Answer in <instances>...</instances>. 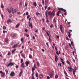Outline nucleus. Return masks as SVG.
<instances>
[{"label": "nucleus", "instance_id": "obj_59", "mask_svg": "<svg viewBox=\"0 0 79 79\" xmlns=\"http://www.w3.org/2000/svg\"><path fill=\"white\" fill-rule=\"evenodd\" d=\"M73 62L74 63H75V60L74 59H73Z\"/></svg>", "mask_w": 79, "mask_h": 79}, {"label": "nucleus", "instance_id": "obj_33", "mask_svg": "<svg viewBox=\"0 0 79 79\" xmlns=\"http://www.w3.org/2000/svg\"><path fill=\"white\" fill-rule=\"evenodd\" d=\"M67 63L69 65H70L71 63H70L69 61H68V60H67V61H66Z\"/></svg>", "mask_w": 79, "mask_h": 79}, {"label": "nucleus", "instance_id": "obj_50", "mask_svg": "<svg viewBox=\"0 0 79 79\" xmlns=\"http://www.w3.org/2000/svg\"><path fill=\"white\" fill-rule=\"evenodd\" d=\"M56 53L57 55H59V53H58V51H57L56 52Z\"/></svg>", "mask_w": 79, "mask_h": 79}, {"label": "nucleus", "instance_id": "obj_10", "mask_svg": "<svg viewBox=\"0 0 79 79\" xmlns=\"http://www.w3.org/2000/svg\"><path fill=\"white\" fill-rule=\"evenodd\" d=\"M68 70L69 71L71 72L72 71V70H73L71 68V67H68Z\"/></svg>", "mask_w": 79, "mask_h": 79}, {"label": "nucleus", "instance_id": "obj_53", "mask_svg": "<svg viewBox=\"0 0 79 79\" xmlns=\"http://www.w3.org/2000/svg\"><path fill=\"white\" fill-rule=\"evenodd\" d=\"M30 15H29L28 16H27V19H28L30 17Z\"/></svg>", "mask_w": 79, "mask_h": 79}, {"label": "nucleus", "instance_id": "obj_36", "mask_svg": "<svg viewBox=\"0 0 79 79\" xmlns=\"http://www.w3.org/2000/svg\"><path fill=\"white\" fill-rule=\"evenodd\" d=\"M23 59H21V64L23 63Z\"/></svg>", "mask_w": 79, "mask_h": 79}, {"label": "nucleus", "instance_id": "obj_23", "mask_svg": "<svg viewBox=\"0 0 79 79\" xmlns=\"http://www.w3.org/2000/svg\"><path fill=\"white\" fill-rule=\"evenodd\" d=\"M5 42H6V43H8V39L7 38H6L5 40Z\"/></svg>", "mask_w": 79, "mask_h": 79}, {"label": "nucleus", "instance_id": "obj_17", "mask_svg": "<svg viewBox=\"0 0 79 79\" xmlns=\"http://www.w3.org/2000/svg\"><path fill=\"white\" fill-rule=\"evenodd\" d=\"M16 49H14L13 50H12V54H13V53L15 52V51H16Z\"/></svg>", "mask_w": 79, "mask_h": 79}, {"label": "nucleus", "instance_id": "obj_51", "mask_svg": "<svg viewBox=\"0 0 79 79\" xmlns=\"http://www.w3.org/2000/svg\"><path fill=\"white\" fill-rule=\"evenodd\" d=\"M51 8H50V7H48V10H50Z\"/></svg>", "mask_w": 79, "mask_h": 79}, {"label": "nucleus", "instance_id": "obj_12", "mask_svg": "<svg viewBox=\"0 0 79 79\" xmlns=\"http://www.w3.org/2000/svg\"><path fill=\"white\" fill-rule=\"evenodd\" d=\"M48 0H45L44 4L45 5H47L48 4Z\"/></svg>", "mask_w": 79, "mask_h": 79}, {"label": "nucleus", "instance_id": "obj_8", "mask_svg": "<svg viewBox=\"0 0 79 79\" xmlns=\"http://www.w3.org/2000/svg\"><path fill=\"white\" fill-rule=\"evenodd\" d=\"M11 22H12V20L8 19V20L7 21V23L8 24H10V23Z\"/></svg>", "mask_w": 79, "mask_h": 79}, {"label": "nucleus", "instance_id": "obj_3", "mask_svg": "<svg viewBox=\"0 0 79 79\" xmlns=\"http://www.w3.org/2000/svg\"><path fill=\"white\" fill-rule=\"evenodd\" d=\"M36 67V66L35 64H34V66L33 67V68H32V73H34V71Z\"/></svg>", "mask_w": 79, "mask_h": 79}, {"label": "nucleus", "instance_id": "obj_22", "mask_svg": "<svg viewBox=\"0 0 79 79\" xmlns=\"http://www.w3.org/2000/svg\"><path fill=\"white\" fill-rule=\"evenodd\" d=\"M57 60H58L57 57L56 56H55V61H56V62H57Z\"/></svg>", "mask_w": 79, "mask_h": 79}, {"label": "nucleus", "instance_id": "obj_55", "mask_svg": "<svg viewBox=\"0 0 79 79\" xmlns=\"http://www.w3.org/2000/svg\"><path fill=\"white\" fill-rule=\"evenodd\" d=\"M25 31L26 32H27L28 31V30L27 29H25Z\"/></svg>", "mask_w": 79, "mask_h": 79}, {"label": "nucleus", "instance_id": "obj_41", "mask_svg": "<svg viewBox=\"0 0 79 79\" xmlns=\"http://www.w3.org/2000/svg\"><path fill=\"white\" fill-rule=\"evenodd\" d=\"M49 19L48 18H47V20H46V22L47 23H48L49 22V20H48Z\"/></svg>", "mask_w": 79, "mask_h": 79}, {"label": "nucleus", "instance_id": "obj_39", "mask_svg": "<svg viewBox=\"0 0 79 79\" xmlns=\"http://www.w3.org/2000/svg\"><path fill=\"white\" fill-rule=\"evenodd\" d=\"M21 41L23 43V38H22L21 39Z\"/></svg>", "mask_w": 79, "mask_h": 79}, {"label": "nucleus", "instance_id": "obj_40", "mask_svg": "<svg viewBox=\"0 0 79 79\" xmlns=\"http://www.w3.org/2000/svg\"><path fill=\"white\" fill-rule=\"evenodd\" d=\"M68 47H69V46L68 45H67V46H66L65 48L66 50H67V48H68Z\"/></svg>", "mask_w": 79, "mask_h": 79}, {"label": "nucleus", "instance_id": "obj_61", "mask_svg": "<svg viewBox=\"0 0 79 79\" xmlns=\"http://www.w3.org/2000/svg\"><path fill=\"white\" fill-rule=\"evenodd\" d=\"M63 11H64V12H66V10L63 9Z\"/></svg>", "mask_w": 79, "mask_h": 79}, {"label": "nucleus", "instance_id": "obj_34", "mask_svg": "<svg viewBox=\"0 0 79 79\" xmlns=\"http://www.w3.org/2000/svg\"><path fill=\"white\" fill-rule=\"evenodd\" d=\"M40 13H39L38 12H36V15H40Z\"/></svg>", "mask_w": 79, "mask_h": 79}, {"label": "nucleus", "instance_id": "obj_57", "mask_svg": "<svg viewBox=\"0 0 79 79\" xmlns=\"http://www.w3.org/2000/svg\"><path fill=\"white\" fill-rule=\"evenodd\" d=\"M8 12L9 13H11V10H9L8 11Z\"/></svg>", "mask_w": 79, "mask_h": 79}, {"label": "nucleus", "instance_id": "obj_43", "mask_svg": "<svg viewBox=\"0 0 79 79\" xmlns=\"http://www.w3.org/2000/svg\"><path fill=\"white\" fill-rule=\"evenodd\" d=\"M49 42H51V37H49Z\"/></svg>", "mask_w": 79, "mask_h": 79}, {"label": "nucleus", "instance_id": "obj_7", "mask_svg": "<svg viewBox=\"0 0 79 79\" xmlns=\"http://www.w3.org/2000/svg\"><path fill=\"white\" fill-rule=\"evenodd\" d=\"M28 26L29 27H31V28H32L33 27L32 23H31L30 21L28 22Z\"/></svg>", "mask_w": 79, "mask_h": 79}, {"label": "nucleus", "instance_id": "obj_6", "mask_svg": "<svg viewBox=\"0 0 79 79\" xmlns=\"http://www.w3.org/2000/svg\"><path fill=\"white\" fill-rule=\"evenodd\" d=\"M18 45H19V43H17V44L14 45L13 47H12V48H16V47H17V46H18Z\"/></svg>", "mask_w": 79, "mask_h": 79}, {"label": "nucleus", "instance_id": "obj_49", "mask_svg": "<svg viewBox=\"0 0 79 79\" xmlns=\"http://www.w3.org/2000/svg\"><path fill=\"white\" fill-rule=\"evenodd\" d=\"M29 57L30 58H31L32 57V56L31 55H30L29 56Z\"/></svg>", "mask_w": 79, "mask_h": 79}, {"label": "nucleus", "instance_id": "obj_47", "mask_svg": "<svg viewBox=\"0 0 79 79\" xmlns=\"http://www.w3.org/2000/svg\"><path fill=\"white\" fill-rule=\"evenodd\" d=\"M66 40H69L68 38L67 37H66Z\"/></svg>", "mask_w": 79, "mask_h": 79}, {"label": "nucleus", "instance_id": "obj_11", "mask_svg": "<svg viewBox=\"0 0 79 79\" xmlns=\"http://www.w3.org/2000/svg\"><path fill=\"white\" fill-rule=\"evenodd\" d=\"M11 35L12 36V37H16V34L15 33H13V34H11Z\"/></svg>", "mask_w": 79, "mask_h": 79}, {"label": "nucleus", "instance_id": "obj_45", "mask_svg": "<svg viewBox=\"0 0 79 79\" xmlns=\"http://www.w3.org/2000/svg\"><path fill=\"white\" fill-rule=\"evenodd\" d=\"M53 24H51V25L50 26V27L51 28H52V27H53Z\"/></svg>", "mask_w": 79, "mask_h": 79}, {"label": "nucleus", "instance_id": "obj_38", "mask_svg": "<svg viewBox=\"0 0 79 79\" xmlns=\"http://www.w3.org/2000/svg\"><path fill=\"white\" fill-rule=\"evenodd\" d=\"M58 75H57V74H56V76H55V78H58Z\"/></svg>", "mask_w": 79, "mask_h": 79}, {"label": "nucleus", "instance_id": "obj_56", "mask_svg": "<svg viewBox=\"0 0 79 79\" xmlns=\"http://www.w3.org/2000/svg\"><path fill=\"white\" fill-rule=\"evenodd\" d=\"M61 62H62V64H63V65L64 64V62L63 61H61Z\"/></svg>", "mask_w": 79, "mask_h": 79}, {"label": "nucleus", "instance_id": "obj_52", "mask_svg": "<svg viewBox=\"0 0 79 79\" xmlns=\"http://www.w3.org/2000/svg\"><path fill=\"white\" fill-rule=\"evenodd\" d=\"M1 17H2V19H3V15H1Z\"/></svg>", "mask_w": 79, "mask_h": 79}, {"label": "nucleus", "instance_id": "obj_32", "mask_svg": "<svg viewBox=\"0 0 79 79\" xmlns=\"http://www.w3.org/2000/svg\"><path fill=\"white\" fill-rule=\"evenodd\" d=\"M38 73H35V76L37 78L38 77Z\"/></svg>", "mask_w": 79, "mask_h": 79}, {"label": "nucleus", "instance_id": "obj_31", "mask_svg": "<svg viewBox=\"0 0 79 79\" xmlns=\"http://www.w3.org/2000/svg\"><path fill=\"white\" fill-rule=\"evenodd\" d=\"M6 74H8V69H6L5 70Z\"/></svg>", "mask_w": 79, "mask_h": 79}, {"label": "nucleus", "instance_id": "obj_27", "mask_svg": "<svg viewBox=\"0 0 79 79\" xmlns=\"http://www.w3.org/2000/svg\"><path fill=\"white\" fill-rule=\"evenodd\" d=\"M24 7L25 8V9H27V3H25V6H24Z\"/></svg>", "mask_w": 79, "mask_h": 79}, {"label": "nucleus", "instance_id": "obj_42", "mask_svg": "<svg viewBox=\"0 0 79 79\" xmlns=\"http://www.w3.org/2000/svg\"><path fill=\"white\" fill-rule=\"evenodd\" d=\"M13 17V15L10 14V16H9V17L10 18H12V17Z\"/></svg>", "mask_w": 79, "mask_h": 79}, {"label": "nucleus", "instance_id": "obj_26", "mask_svg": "<svg viewBox=\"0 0 79 79\" xmlns=\"http://www.w3.org/2000/svg\"><path fill=\"white\" fill-rule=\"evenodd\" d=\"M64 73L66 76H68V75L65 71H64Z\"/></svg>", "mask_w": 79, "mask_h": 79}, {"label": "nucleus", "instance_id": "obj_60", "mask_svg": "<svg viewBox=\"0 0 79 79\" xmlns=\"http://www.w3.org/2000/svg\"><path fill=\"white\" fill-rule=\"evenodd\" d=\"M47 7H48V6H45V9L46 10L47 8Z\"/></svg>", "mask_w": 79, "mask_h": 79}, {"label": "nucleus", "instance_id": "obj_58", "mask_svg": "<svg viewBox=\"0 0 79 79\" xmlns=\"http://www.w3.org/2000/svg\"><path fill=\"white\" fill-rule=\"evenodd\" d=\"M55 48L56 50V51H57V48L56 46H55Z\"/></svg>", "mask_w": 79, "mask_h": 79}, {"label": "nucleus", "instance_id": "obj_5", "mask_svg": "<svg viewBox=\"0 0 79 79\" xmlns=\"http://www.w3.org/2000/svg\"><path fill=\"white\" fill-rule=\"evenodd\" d=\"M54 75V74L52 73H51L50 74H49V76H50V77L51 78H52L53 77Z\"/></svg>", "mask_w": 79, "mask_h": 79}, {"label": "nucleus", "instance_id": "obj_64", "mask_svg": "<svg viewBox=\"0 0 79 79\" xmlns=\"http://www.w3.org/2000/svg\"><path fill=\"white\" fill-rule=\"evenodd\" d=\"M47 78L48 79H50V77L49 76H48L47 77Z\"/></svg>", "mask_w": 79, "mask_h": 79}, {"label": "nucleus", "instance_id": "obj_18", "mask_svg": "<svg viewBox=\"0 0 79 79\" xmlns=\"http://www.w3.org/2000/svg\"><path fill=\"white\" fill-rule=\"evenodd\" d=\"M33 4L35 7H36L37 6V5L35 2H34Z\"/></svg>", "mask_w": 79, "mask_h": 79}, {"label": "nucleus", "instance_id": "obj_54", "mask_svg": "<svg viewBox=\"0 0 79 79\" xmlns=\"http://www.w3.org/2000/svg\"><path fill=\"white\" fill-rule=\"evenodd\" d=\"M10 10L12 11L13 10V8H12V7L10 8Z\"/></svg>", "mask_w": 79, "mask_h": 79}, {"label": "nucleus", "instance_id": "obj_62", "mask_svg": "<svg viewBox=\"0 0 79 79\" xmlns=\"http://www.w3.org/2000/svg\"><path fill=\"white\" fill-rule=\"evenodd\" d=\"M28 12H27L26 13V14L27 15H28Z\"/></svg>", "mask_w": 79, "mask_h": 79}, {"label": "nucleus", "instance_id": "obj_15", "mask_svg": "<svg viewBox=\"0 0 79 79\" xmlns=\"http://www.w3.org/2000/svg\"><path fill=\"white\" fill-rule=\"evenodd\" d=\"M23 73V71L22 70H21V72L19 74V77L21 76V75H22V73Z\"/></svg>", "mask_w": 79, "mask_h": 79}, {"label": "nucleus", "instance_id": "obj_9", "mask_svg": "<svg viewBox=\"0 0 79 79\" xmlns=\"http://www.w3.org/2000/svg\"><path fill=\"white\" fill-rule=\"evenodd\" d=\"M15 73L14 72H11L10 74V76L11 77L15 76Z\"/></svg>", "mask_w": 79, "mask_h": 79}, {"label": "nucleus", "instance_id": "obj_20", "mask_svg": "<svg viewBox=\"0 0 79 79\" xmlns=\"http://www.w3.org/2000/svg\"><path fill=\"white\" fill-rule=\"evenodd\" d=\"M16 11H17V10L16 9H15L13 11H12V12L13 13H15Z\"/></svg>", "mask_w": 79, "mask_h": 79}, {"label": "nucleus", "instance_id": "obj_2", "mask_svg": "<svg viewBox=\"0 0 79 79\" xmlns=\"http://www.w3.org/2000/svg\"><path fill=\"white\" fill-rule=\"evenodd\" d=\"M0 73H1V77L4 78L5 76V74L2 71H0Z\"/></svg>", "mask_w": 79, "mask_h": 79}, {"label": "nucleus", "instance_id": "obj_13", "mask_svg": "<svg viewBox=\"0 0 79 79\" xmlns=\"http://www.w3.org/2000/svg\"><path fill=\"white\" fill-rule=\"evenodd\" d=\"M30 62L29 61H26L25 62V64L26 65L27 67L28 64H29Z\"/></svg>", "mask_w": 79, "mask_h": 79}, {"label": "nucleus", "instance_id": "obj_25", "mask_svg": "<svg viewBox=\"0 0 79 79\" xmlns=\"http://www.w3.org/2000/svg\"><path fill=\"white\" fill-rule=\"evenodd\" d=\"M57 9L58 10H63V9L62 8H57Z\"/></svg>", "mask_w": 79, "mask_h": 79}, {"label": "nucleus", "instance_id": "obj_21", "mask_svg": "<svg viewBox=\"0 0 79 79\" xmlns=\"http://www.w3.org/2000/svg\"><path fill=\"white\" fill-rule=\"evenodd\" d=\"M61 13L60 11V10H59V11L57 13V16H59V14H60Z\"/></svg>", "mask_w": 79, "mask_h": 79}, {"label": "nucleus", "instance_id": "obj_28", "mask_svg": "<svg viewBox=\"0 0 79 79\" xmlns=\"http://www.w3.org/2000/svg\"><path fill=\"white\" fill-rule=\"evenodd\" d=\"M40 78L41 79L43 78V75L42 74H40Z\"/></svg>", "mask_w": 79, "mask_h": 79}, {"label": "nucleus", "instance_id": "obj_29", "mask_svg": "<svg viewBox=\"0 0 79 79\" xmlns=\"http://www.w3.org/2000/svg\"><path fill=\"white\" fill-rule=\"evenodd\" d=\"M34 73H32L31 75V76H32V79H35V78L34 77Z\"/></svg>", "mask_w": 79, "mask_h": 79}, {"label": "nucleus", "instance_id": "obj_1", "mask_svg": "<svg viewBox=\"0 0 79 79\" xmlns=\"http://www.w3.org/2000/svg\"><path fill=\"white\" fill-rule=\"evenodd\" d=\"M55 14V12L54 10L52 12L51 11H48V10H46L45 11V15L46 18H48V15L51 17L52 16H54Z\"/></svg>", "mask_w": 79, "mask_h": 79}, {"label": "nucleus", "instance_id": "obj_37", "mask_svg": "<svg viewBox=\"0 0 79 79\" xmlns=\"http://www.w3.org/2000/svg\"><path fill=\"white\" fill-rule=\"evenodd\" d=\"M37 64L38 66H40V64L38 62H37Z\"/></svg>", "mask_w": 79, "mask_h": 79}, {"label": "nucleus", "instance_id": "obj_35", "mask_svg": "<svg viewBox=\"0 0 79 79\" xmlns=\"http://www.w3.org/2000/svg\"><path fill=\"white\" fill-rule=\"evenodd\" d=\"M3 29H4V30H6V27H5V26H3Z\"/></svg>", "mask_w": 79, "mask_h": 79}, {"label": "nucleus", "instance_id": "obj_48", "mask_svg": "<svg viewBox=\"0 0 79 79\" xmlns=\"http://www.w3.org/2000/svg\"><path fill=\"white\" fill-rule=\"evenodd\" d=\"M7 32H6V31H3V33H6Z\"/></svg>", "mask_w": 79, "mask_h": 79}, {"label": "nucleus", "instance_id": "obj_44", "mask_svg": "<svg viewBox=\"0 0 79 79\" xmlns=\"http://www.w3.org/2000/svg\"><path fill=\"white\" fill-rule=\"evenodd\" d=\"M22 4H23V2H20L19 5L21 6V5H22Z\"/></svg>", "mask_w": 79, "mask_h": 79}, {"label": "nucleus", "instance_id": "obj_63", "mask_svg": "<svg viewBox=\"0 0 79 79\" xmlns=\"http://www.w3.org/2000/svg\"><path fill=\"white\" fill-rule=\"evenodd\" d=\"M60 60H61V61H63L64 60V59L62 58H60Z\"/></svg>", "mask_w": 79, "mask_h": 79}, {"label": "nucleus", "instance_id": "obj_14", "mask_svg": "<svg viewBox=\"0 0 79 79\" xmlns=\"http://www.w3.org/2000/svg\"><path fill=\"white\" fill-rule=\"evenodd\" d=\"M60 31H61V32H63V30H62V25H60Z\"/></svg>", "mask_w": 79, "mask_h": 79}, {"label": "nucleus", "instance_id": "obj_19", "mask_svg": "<svg viewBox=\"0 0 79 79\" xmlns=\"http://www.w3.org/2000/svg\"><path fill=\"white\" fill-rule=\"evenodd\" d=\"M24 63H23L21 65V67H22L23 68H24L25 67V66L24 65Z\"/></svg>", "mask_w": 79, "mask_h": 79}, {"label": "nucleus", "instance_id": "obj_4", "mask_svg": "<svg viewBox=\"0 0 79 79\" xmlns=\"http://www.w3.org/2000/svg\"><path fill=\"white\" fill-rule=\"evenodd\" d=\"M14 65V63H13L11 62L10 63H9L8 64H7L6 65V66L10 67V66H12Z\"/></svg>", "mask_w": 79, "mask_h": 79}, {"label": "nucleus", "instance_id": "obj_46", "mask_svg": "<svg viewBox=\"0 0 79 79\" xmlns=\"http://www.w3.org/2000/svg\"><path fill=\"white\" fill-rule=\"evenodd\" d=\"M42 2L43 5H44V0H42Z\"/></svg>", "mask_w": 79, "mask_h": 79}, {"label": "nucleus", "instance_id": "obj_30", "mask_svg": "<svg viewBox=\"0 0 79 79\" xmlns=\"http://www.w3.org/2000/svg\"><path fill=\"white\" fill-rule=\"evenodd\" d=\"M1 7L2 8H4V6H3V4H1Z\"/></svg>", "mask_w": 79, "mask_h": 79}, {"label": "nucleus", "instance_id": "obj_16", "mask_svg": "<svg viewBox=\"0 0 79 79\" xmlns=\"http://www.w3.org/2000/svg\"><path fill=\"white\" fill-rule=\"evenodd\" d=\"M56 17H55L53 19V21L54 23H56Z\"/></svg>", "mask_w": 79, "mask_h": 79}, {"label": "nucleus", "instance_id": "obj_24", "mask_svg": "<svg viewBox=\"0 0 79 79\" xmlns=\"http://www.w3.org/2000/svg\"><path fill=\"white\" fill-rule=\"evenodd\" d=\"M19 25H20V24L18 23L17 25L16 26V28H18L19 27Z\"/></svg>", "mask_w": 79, "mask_h": 79}]
</instances>
